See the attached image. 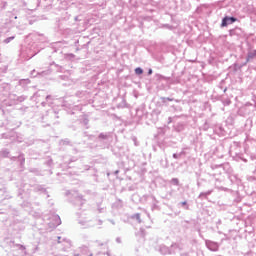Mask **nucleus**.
<instances>
[{
	"mask_svg": "<svg viewBox=\"0 0 256 256\" xmlns=\"http://www.w3.org/2000/svg\"><path fill=\"white\" fill-rule=\"evenodd\" d=\"M235 21H237V18H235V17H224L222 20L221 27H227V25H229V23H235Z\"/></svg>",
	"mask_w": 256,
	"mask_h": 256,
	"instance_id": "nucleus-1",
	"label": "nucleus"
},
{
	"mask_svg": "<svg viewBox=\"0 0 256 256\" xmlns=\"http://www.w3.org/2000/svg\"><path fill=\"white\" fill-rule=\"evenodd\" d=\"M135 73H136V75H143V69H141V68H136V69H135Z\"/></svg>",
	"mask_w": 256,
	"mask_h": 256,
	"instance_id": "nucleus-2",
	"label": "nucleus"
},
{
	"mask_svg": "<svg viewBox=\"0 0 256 256\" xmlns=\"http://www.w3.org/2000/svg\"><path fill=\"white\" fill-rule=\"evenodd\" d=\"M172 183H174V185H179V179L173 178Z\"/></svg>",
	"mask_w": 256,
	"mask_h": 256,
	"instance_id": "nucleus-3",
	"label": "nucleus"
},
{
	"mask_svg": "<svg viewBox=\"0 0 256 256\" xmlns=\"http://www.w3.org/2000/svg\"><path fill=\"white\" fill-rule=\"evenodd\" d=\"M253 55L249 54L248 59H252Z\"/></svg>",
	"mask_w": 256,
	"mask_h": 256,
	"instance_id": "nucleus-4",
	"label": "nucleus"
},
{
	"mask_svg": "<svg viewBox=\"0 0 256 256\" xmlns=\"http://www.w3.org/2000/svg\"><path fill=\"white\" fill-rule=\"evenodd\" d=\"M151 73H153V70L148 71V75H151Z\"/></svg>",
	"mask_w": 256,
	"mask_h": 256,
	"instance_id": "nucleus-5",
	"label": "nucleus"
},
{
	"mask_svg": "<svg viewBox=\"0 0 256 256\" xmlns=\"http://www.w3.org/2000/svg\"><path fill=\"white\" fill-rule=\"evenodd\" d=\"M182 205H187V202H183Z\"/></svg>",
	"mask_w": 256,
	"mask_h": 256,
	"instance_id": "nucleus-6",
	"label": "nucleus"
}]
</instances>
